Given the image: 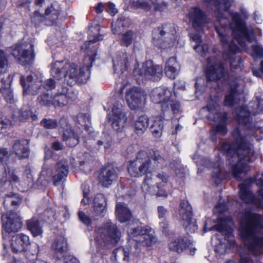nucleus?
Masks as SVG:
<instances>
[{"label":"nucleus","mask_w":263,"mask_h":263,"mask_svg":"<svg viewBox=\"0 0 263 263\" xmlns=\"http://www.w3.org/2000/svg\"><path fill=\"white\" fill-rule=\"evenodd\" d=\"M247 106H239L234 111L235 118L239 125L232 133L233 141L232 144L226 142L221 144L220 150L231 156L230 160V171L234 178L241 180L251 170L250 163L260 157L255 151L251 143L252 138L259 141L263 138V127L252 123L251 115L258 114L261 109L258 102L250 103Z\"/></svg>","instance_id":"1"},{"label":"nucleus","mask_w":263,"mask_h":263,"mask_svg":"<svg viewBox=\"0 0 263 263\" xmlns=\"http://www.w3.org/2000/svg\"><path fill=\"white\" fill-rule=\"evenodd\" d=\"M208 6L217 13V16L220 18L219 23L221 24L220 27H216V30L219 35L220 42L226 49V51L234 53L239 49L234 41H231L230 36H228L229 33H231L233 38L242 48L246 47V41L252 43L255 39L254 35L251 30H249L246 27V23L241 20L240 14L237 12L231 13L232 21L229 23L228 27L223 25L222 22L223 12L227 10L232 5V0H203Z\"/></svg>","instance_id":"2"},{"label":"nucleus","mask_w":263,"mask_h":263,"mask_svg":"<svg viewBox=\"0 0 263 263\" xmlns=\"http://www.w3.org/2000/svg\"><path fill=\"white\" fill-rule=\"evenodd\" d=\"M19 180L13 171H6L0 178V196L4 199L1 209L3 228L8 233L16 232L21 230L22 222L20 217L13 212L22 203V198L12 192L13 183Z\"/></svg>","instance_id":"3"},{"label":"nucleus","mask_w":263,"mask_h":263,"mask_svg":"<svg viewBox=\"0 0 263 263\" xmlns=\"http://www.w3.org/2000/svg\"><path fill=\"white\" fill-rule=\"evenodd\" d=\"M237 218L239 236L248 249L255 256L263 254V215L245 209Z\"/></svg>","instance_id":"4"},{"label":"nucleus","mask_w":263,"mask_h":263,"mask_svg":"<svg viewBox=\"0 0 263 263\" xmlns=\"http://www.w3.org/2000/svg\"><path fill=\"white\" fill-rule=\"evenodd\" d=\"M96 55V51L95 50V52L88 57L90 65L81 68L79 71L77 66L72 63L65 61H57L51 63L50 73L52 78L44 82V88L47 90H52L57 86L60 88L63 85V83L64 81H66L70 85H72L76 82L86 83L89 78V69Z\"/></svg>","instance_id":"5"},{"label":"nucleus","mask_w":263,"mask_h":263,"mask_svg":"<svg viewBox=\"0 0 263 263\" xmlns=\"http://www.w3.org/2000/svg\"><path fill=\"white\" fill-rule=\"evenodd\" d=\"M150 97L155 103H161L162 111L167 115L171 116L181 112L179 102L172 98V91L167 87L162 86L153 89Z\"/></svg>","instance_id":"6"},{"label":"nucleus","mask_w":263,"mask_h":263,"mask_svg":"<svg viewBox=\"0 0 263 263\" xmlns=\"http://www.w3.org/2000/svg\"><path fill=\"white\" fill-rule=\"evenodd\" d=\"M133 76L138 83L143 82L146 79L153 81H159L162 76V67L161 66L154 65L151 61L143 63L140 67L138 63H136L133 70Z\"/></svg>","instance_id":"7"},{"label":"nucleus","mask_w":263,"mask_h":263,"mask_svg":"<svg viewBox=\"0 0 263 263\" xmlns=\"http://www.w3.org/2000/svg\"><path fill=\"white\" fill-rule=\"evenodd\" d=\"M51 168V166L48 164L45 163L43 165L39 178V181L43 185H46L52 176L54 185H58L66 178L68 173V166L66 160H61L57 163L54 174Z\"/></svg>","instance_id":"8"},{"label":"nucleus","mask_w":263,"mask_h":263,"mask_svg":"<svg viewBox=\"0 0 263 263\" xmlns=\"http://www.w3.org/2000/svg\"><path fill=\"white\" fill-rule=\"evenodd\" d=\"M155 169V166L152 164L150 158L144 152H140L136 160L130 162L128 166L129 174L134 177L150 173Z\"/></svg>","instance_id":"9"},{"label":"nucleus","mask_w":263,"mask_h":263,"mask_svg":"<svg viewBox=\"0 0 263 263\" xmlns=\"http://www.w3.org/2000/svg\"><path fill=\"white\" fill-rule=\"evenodd\" d=\"M176 31L172 24H166L153 30V42L156 46L165 49L173 46Z\"/></svg>","instance_id":"10"},{"label":"nucleus","mask_w":263,"mask_h":263,"mask_svg":"<svg viewBox=\"0 0 263 263\" xmlns=\"http://www.w3.org/2000/svg\"><path fill=\"white\" fill-rule=\"evenodd\" d=\"M96 241L100 245L110 242L116 243L120 238L121 233L116 225L110 221L107 222L102 228L96 231Z\"/></svg>","instance_id":"11"},{"label":"nucleus","mask_w":263,"mask_h":263,"mask_svg":"<svg viewBox=\"0 0 263 263\" xmlns=\"http://www.w3.org/2000/svg\"><path fill=\"white\" fill-rule=\"evenodd\" d=\"M207 108L210 112L209 118L218 123L215 127L216 133L222 136L226 134L228 132L226 126L228 120L227 114L225 112H219V106L217 105L212 107L211 103H209L207 105Z\"/></svg>","instance_id":"12"},{"label":"nucleus","mask_w":263,"mask_h":263,"mask_svg":"<svg viewBox=\"0 0 263 263\" xmlns=\"http://www.w3.org/2000/svg\"><path fill=\"white\" fill-rule=\"evenodd\" d=\"M12 54L20 64H30L35 57V54L33 53V45L30 43L17 44Z\"/></svg>","instance_id":"13"},{"label":"nucleus","mask_w":263,"mask_h":263,"mask_svg":"<svg viewBox=\"0 0 263 263\" xmlns=\"http://www.w3.org/2000/svg\"><path fill=\"white\" fill-rule=\"evenodd\" d=\"M209 66L206 69V77L209 82H217L218 81H225L228 77V70L221 62L211 63V59L208 60Z\"/></svg>","instance_id":"14"},{"label":"nucleus","mask_w":263,"mask_h":263,"mask_svg":"<svg viewBox=\"0 0 263 263\" xmlns=\"http://www.w3.org/2000/svg\"><path fill=\"white\" fill-rule=\"evenodd\" d=\"M245 82L240 78H236L232 81L229 85V89L225 95L224 105L232 106L236 102L237 97L244 91Z\"/></svg>","instance_id":"15"},{"label":"nucleus","mask_w":263,"mask_h":263,"mask_svg":"<svg viewBox=\"0 0 263 263\" xmlns=\"http://www.w3.org/2000/svg\"><path fill=\"white\" fill-rule=\"evenodd\" d=\"M179 214L180 218L183 222V225L188 233H192L197 230V226L192 218V208L188 201H181Z\"/></svg>","instance_id":"16"},{"label":"nucleus","mask_w":263,"mask_h":263,"mask_svg":"<svg viewBox=\"0 0 263 263\" xmlns=\"http://www.w3.org/2000/svg\"><path fill=\"white\" fill-rule=\"evenodd\" d=\"M209 230H216L224 236V242L220 243L216 249L220 253H225L229 248L234 246L235 242L232 230L230 227L225 224H218L211 227Z\"/></svg>","instance_id":"17"},{"label":"nucleus","mask_w":263,"mask_h":263,"mask_svg":"<svg viewBox=\"0 0 263 263\" xmlns=\"http://www.w3.org/2000/svg\"><path fill=\"white\" fill-rule=\"evenodd\" d=\"M189 22L192 27L198 32H203L208 23L204 12L199 7L190 9L187 15Z\"/></svg>","instance_id":"18"},{"label":"nucleus","mask_w":263,"mask_h":263,"mask_svg":"<svg viewBox=\"0 0 263 263\" xmlns=\"http://www.w3.org/2000/svg\"><path fill=\"white\" fill-rule=\"evenodd\" d=\"M108 119L115 130L118 132L123 130L126 124L127 117L125 112L122 110L121 104L118 106L114 105L111 113L108 115Z\"/></svg>","instance_id":"19"},{"label":"nucleus","mask_w":263,"mask_h":263,"mask_svg":"<svg viewBox=\"0 0 263 263\" xmlns=\"http://www.w3.org/2000/svg\"><path fill=\"white\" fill-rule=\"evenodd\" d=\"M167 181V176L165 173H159L153 177L151 175L147 174L142 184V191L146 193L154 194L155 187L157 189L161 188L166 183Z\"/></svg>","instance_id":"20"},{"label":"nucleus","mask_w":263,"mask_h":263,"mask_svg":"<svg viewBox=\"0 0 263 263\" xmlns=\"http://www.w3.org/2000/svg\"><path fill=\"white\" fill-rule=\"evenodd\" d=\"M240 199L246 203H253L257 208L263 209V189L257 192V197L251 192L247 185L241 183L239 185Z\"/></svg>","instance_id":"21"},{"label":"nucleus","mask_w":263,"mask_h":263,"mask_svg":"<svg viewBox=\"0 0 263 263\" xmlns=\"http://www.w3.org/2000/svg\"><path fill=\"white\" fill-rule=\"evenodd\" d=\"M126 99L130 108L136 109L145 103L146 96L141 89L134 87L126 92Z\"/></svg>","instance_id":"22"},{"label":"nucleus","mask_w":263,"mask_h":263,"mask_svg":"<svg viewBox=\"0 0 263 263\" xmlns=\"http://www.w3.org/2000/svg\"><path fill=\"white\" fill-rule=\"evenodd\" d=\"M20 81L24 88V95H36L42 85L40 80H38L36 77L33 78L31 75L28 76L26 79L21 77Z\"/></svg>","instance_id":"23"},{"label":"nucleus","mask_w":263,"mask_h":263,"mask_svg":"<svg viewBox=\"0 0 263 263\" xmlns=\"http://www.w3.org/2000/svg\"><path fill=\"white\" fill-rule=\"evenodd\" d=\"M11 152L19 159L28 158L30 153L29 141L24 139L14 140Z\"/></svg>","instance_id":"24"},{"label":"nucleus","mask_w":263,"mask_h":263,"mask_svg":"<svg viewBox=\"0 0 263 263\" xmlns=\"http://www.w3.org/2000/svg\"><path fill=\"white\" fill-rule=\"evenodd\" d=\"M60 128L62 129L63 139L66 144L73 147L77 145L79 143L78 136L72 130L71 127L69 125L66 120L64 118L61 119L59 121Z\"/></svg>","instance_id":"25"},{"label":"nucleus","mask_w":263,"mask_h":263,"mask_svg":"<svg viewBox=\"0 0 263 263\" xmlns=\"http://www.w3.org/2000/svg\"><path fill=\"white\" fill-rule=\"evenodd\" d=\"M30 244L29 237L23 234H18L12 236L10 241L12 250L14 253L24 251Z\"/></svg>","instance_id":"26"},{"label":"nucleus","mask_w":263,"mask_h":263,"mask_svg":"<svg viewBox=\"0 0 263 263\" xmlns=\"http://www.w3.org/2000/svg\"><path fill=\"white\" fill-rule=\"evenodd\" d=\"M53 106L63 107L66 105L70 101H72V97L68 92V89L67 87L64 85L61 87L58 88L57 92L53 97Z\"/></svg>","instance_id":"27"},{"label":"nucleus","mask_w":263,"mask_h":263,"mask_svg":"<svg viewBox=\"0 0 263 263\" xmlns=\"http://www.w3.org/2000/svg\"><path fill=\"white\" fill-rule=\"evenodd\" d=\"M61 11V8L57 3H54L45 10L43 21L46 25L51 26L54 24L58 19Z\"/></svg>","instance_id":"28"},{"label":"nucleus","mask_w":263,"mask_h":263,"mask_svg":"<svg viewBox=\"0 0 263 263\" xmlns=\"http://www.w3.org/2000/svg\"><path fill=\"white\" fill-rule=\"evenodd\" d=\"M112 62L115 71L119 70L123 73L129 67L131 58L125 51H119Z\"/></svg>","instance_id":"29"},{"label":"nucleus","mask_w":263,"mask_h":263,"mask_svg":"<svg viewBox=\"0 0 263 263\" xmlns=\"http://www.w3.org/2000/svg\"><path fill=\"white\" fill-rule=\"evenodd\" d=\"M51 248L54 251L55 257L58 259H61L67 256V240L64 237H57L53 242Z\"/></svg>","instance_id":"30"},{"label":"nucleus","mask_w":263,"mask_h":263,"mask_svg":"<svg viewBox=\"0 0 263 263\" xmlns=\"http://www.w3.org/2000/svg\"><path fill=\"white\" fill-rule=\"evenodd\" d=\"M117 178V174L115 168L111 166L103 168L99 177L100 183L105 187H108Z\"/></svg>","instance_id":"31"},{"label":"nucleus","mask_w":263,"mask_h":263,"mask_svg":"<svg viewBox=\"0 0 263 263\" xmlns=\"http://www.w3.org/2000/svg\"><path fill=\"white\" fill-rule=\"evenodd\" d=\"M13 77L9 74L6 79L3 78L0 81V90L3 92L6 101L10 103L14 102L13 94L10 88Z\"/></svg>","instance_id":"32"},{"label":"nucleus","mask_w":263,"mask_h":263,"mask_svg":"<svg viewBox=\"0 0 263 263\" xmlns=\"http://www.w3.org/2000/svg\"><path fill=\"white\" fill-rule=\"evenodd\" d=\"M166 77L171 79H175L179 72V65L174 57L170 58L165 63L164 69Z\"/></svg>","instance_id":"33"},{"label":"nucleus","mask_w":263,"mask_h":263,"mask_svg":"<svg viewBox=\"0 0 263 263\" xmlns=\"http://www.w3.org/2000/svg\"><path fill=\"white\" fill-rule=\"evenodd\" d=\"M164 114L163 115L154 117L152 119L150 126V130L154 136L156 138L160 137L163 129V121L164 120Z\"/></svg>","instance_id":"34"},{"label":"nucleus","mask_w":263,"mask_h":263,"mask_svg":"<svg viewBox=\"0 0 263 263\" xmlns=\"http://www.w3.org/2000/svg\"><path fill=\"white\" fill-rule=\"evenodd\" d=\"M145 232L140 238L135 239V241L143 247H151L156 242L157 239L154 235V232L151 228L148 227Z\"/></svg>","instance_id":"35"},{"label":"nucleus","mask_w":263,"mask_h":263,"mask_svg":"<svg viewBox=\"0 0 263 263\" xmlns=\"http://www.w3.org/2000/svg\"><path fill=\"white\" fill-rule=\"evenodd\" d=\"M192 243L190 241L186 238L177 239L170 244V248L173 251L177 252L178 253H182L187 249H192Z\"/></svg>","instance_id":"36"},{"label":"nucleus","mask_w":263,"mask_h":263,"mask_svg":"<svg viewBox=\"0 0 263 263\" xmlns=\"http://www.w3.org/2000/svg\"><path fill=\"white\" fill-rule=\"evenodd\" d=\"M116 215L118 219L121 222L128 220L132 217V214L125 204L118 203L116 205Z\"/></svg>","instance_id":"37"},{"label":"nucleus","mask_w":263,"mask_h":263,"mask_svg":"<svg viewBox=\"0 0 263 263\" xmlns=\"http://www.w3.org/2000/svg\"><path fill=\"white\" fill-rule=\"evenodd\" d=\"M26 223L28 229L34 236H39L42 233V227L36 217H33L31 219L28 220Z\"/></svg>","instance_id":"38"},{"label":"nucleus","mask_w":263,"mask_h":263,"mask_svg":"<svg viewBox=\"0 0 263 263\" xmlns=\"http://www.w3.org/2000/svg\"><path fill=\"white\" fill-rule=\"evenodd\" d=\"M130 23L128 18L124 16H120L117 21L112 24V30L114 34H120L122 32V28L127 27Z\"/></svg>","instance_id":"39"},{"label":"nucleus","mask_w":263,"mask_h":263,"mask_svg":"<svg viewBox=\"0 0 263 263\" xmlns=\"http://www.w3.org/2000/svg\"><path fill=\"white\" fill-rule=\"evenodd\" d=\"M148 119L145 116L139 117L135 121L134 128L137 134H142L147 129Z\"/></svg>","instance_id":"40"},{"label":"nucleus","mask_w":263,"mask_h":263,"mask_svg":"<svg viewBox=\"0 0 263 263\" xmlns=\"http://www.w3.org/2000/svg\"><path fill=\"white\" fill-rule=\"evenodd\" d=\"M148 227L134 226L128 229L127 231L128 236L132 238H137L139 239L141 237L144 233H146Z\"/></svg>","instance_id":"41"},{"label":"nucleus","mask_w":263,"mask_h":263,"mask_svg":"<svg viewBox=\"0 0 263 263\" xmlns=\"http://www.w3.org/2000/svg\"><path fill=\"white\" fill-rule=\"evenodd\" d=\"M149 156L156 164V166L154 165L155 169L157 167H162L166 164L165 160L160 155L159 152L151 149L149 151Z\"/></svg>","instance_id":"42"},{"label":"nucleus","mask_w":263,"mask_h":263,"mask_svg":"<svg viewBox=\"0 0 263 263\" xmlns=\"http://www.w3.org/2000/svg\"><path fill=\"white\" fill-rule=\"evenodd\" d=\"M135 38V34L132 30H128L122 34L120 43L122 46L128 47L130 45Z\"/></svg>","instance_id":"43"},{"label":"nucleus","mask_w":263,"mask_h":263,"mask_svg":"<svg viewBox=\"0 0 263 263\" xmlns=\"http://www.w3.org/2000/svg\"><path fill=\"white\" fill-rule=\"evenodd\" d=\"M53 97L49 93L41 94L37 97V101L39 104L41 105L46 106H53Z\"/></svg>","instance_id":"44"},{"label":"nucleus","mask_w":263,"mask_h":263,"mask_svg":"<svg viewBox=\"0 0 263 263\" xmlns=\"http://www.w3.org/2000/svg\"><path fill=\"white\" fill-rule=\"evenodd\" d=\"M132 5L137 8H141L145 11L150 10L152 5L145 0H132Z\"/></svg>","instance_id":"45"},{"label":"nucleus","mask_w":263,"mask_h":263,"mask_svg":"<svg viewBox=\"0 0 263 263\" xmlns=\"http://www.w3.org/2000/svg\"><path fill=\"white\" fill-rule=\"evenodd\" d=\"M41 125L46 129H54L58 126V122L55 119H43L41 122Z\"/></svg>","instance_id":"46"},{"label":"nucleus","mask_w":263,"mask_h":263,"mask_svg":"<svg viewBox=\"0 0 263 263\" xmlns=\"http://www.w3.org/2000/svg\"><path fill=\"white\" fill-rule=\"evenodd\" d=\"M56 214L53 210L51 209H47L43 215V219L49 223L53 222L56 219Z\"/></svg>","instance_id":"47"},{"label":"nucleus","mask_w":263,"mask_h":263,"mask_svg":"<svg viewBox=\"0 0 263 263\" xmlns=\"http://www.w3.org/2000/svg\"><path fill=\"white\" fill-rule=\"evenodd\" d=\"M8 60L4 52L0 50V76L6 71Z\"/></svg>","instance_id":"48"},{"label":"nucleus","mask_w":263,"mask_h":263,"mask_svg":"<svg viewBox=\"0 0 263 263\" xmlns=\"http://www.w3.org/2000/svg\"><path fill=\"white\" fill-rule=\"evenodd\" d=\"M194 49L201 56L204 55L209 50L208 45L206 44H197L193 45Z\"/></svg>","instance_id":"49"},{"label":"nucleus","mask_w":263,"mask_h":263,"mask_svg":"<svg viewBox=\"0 0 263 263\" xmlns=\"http://www.w3.org/2000/svg\"><path fill=\"white\" fill-rule=\"evenodd\" d=\"M93 204H96V208L97 209V206L99 205L101 206L102 208L101 209H103V206H106V199L104 196L102 194H97L93 200Z\"/></svg>","instance_id":"50"},{"label":"nucleus","mask_w":263,"mask_h":263,"mask_svg":"<svg viewBox=\"0 0 263 263\" xmlns=\"http://www.w3.org/2000/svg\"><path fill=\"white\" fill-rule=\"evenodd\" d=\"M252 55L257 58L263 57V48L260 45H253L252 46Z\"/></svg>","instance_id":"51"},{"label":"nucleus","mask_w":263,"mask_h":263,"mask_svg":"<svg viewBox=\"0 0 263 263\" xmlns=\"http://www.w3.org/2000/svg\"><path fill=\"white\" fill-rule=\"evenodd\" d=\"M78 121L82 125H85L90 122V118L88 114L80 113L78 115Z\"/></svg>","instance_id":"52"},{"label":"nucleus","mask_w":263,"mask_h":263,"mask_svg":"<svg viewBox=\"0 0 263 263\" xmlns=\"http://www.w3.org/2000/svg\"><path fill=\"white\" fill-rule=\"evenodd\" d=\"M79 167L81 171L85 173H87L91 171L92 164L87 160L81 161L80 162Z\"/></svg>","instance_id":"53"},{"label":"nucleus","mask_w":263,"mask_h":263,"mask_svg":"<svg viewBox=\"0 0 263 263\" xmlns=\"http://www.w3.org/2000/svg\"><path fill=\"white\" fill-rule=\"evenodd\" d=\"M78 217L79 220L86 226H89L91 224L90 218L82 211H79Z\"/></svg>","instance_id":"54"},{"label":"nucleus","mask_w":263,"mask_h":263,"mask_svg":"<svg viewBox=\"0 0 263 263\" xmlns=\"http://www.w3.org/2000/svg\"><path fill=\"white\" fill-rule=\"evenodd\" d=\"M151 4L154 7V9L157 11H162L165 9L167 7V4L165 3H162L161 4L157 3V0H150Z\"/></svg>","instance_id":"55"},{"label":"nucleus","mask_w":263,"mask_h":263,"mask_svg":"<svg viewBox=\"0 0 263 263\" xmlns=\"http://www.w3.org/2000/svg\"><path fill=\"white\" fill-rule=\"evenodd\" d=\"M227 210V206L224 203H219L214 209V214H221Z\"/></svg>","instance_id":"56"},{"label":"nucleus","mask_w":263,"mask_h":263,"mask_svg":"<svg viewBox=\"0 0 263 263\" xmlns=\"http://www.w3.org/2000/svg\"><path fill=\"white\" fill-rule=\"evenodd\" d=\"M190 40L195 43V44H200L202 43L201 36L194 33H191L189 34Z\"/></svg>","instance_id":"57"},{"label":"nucleus","mask_w":263,"mask_h":263,"mask_svg":"<svg viewBox=\"0 0 263 263\" xmlns=\"http://www.w3.org/2000/svg\"><path fill=\"white\" fill-rule=\"evenodd\" d=\"M157 211L159 218H165L168 215V211L164 206H159L157 208Z\"/></svg>","instance_id":"58"},{"label":"nucleus","mask_w":263,"mask_h":263,"mask_svg":"<svg viewBox=\"0 0 263 263\" xmlns=\"http://www.w3.org/2000/svg\"><path fill=\"white\" fill-rule=\"evenodd\" d=\"M241 60L239 57H235L233 60L230 61V66L232 68L237 69L240 66Z\"/></svg>","instance_id":"59"},{"label":"nucleus","mask_w":263,"mask_h":263,"mask_svg":"<svg viewBox=\"0 0 263 263\" xmlns=\"http://www.w3.org/2000/svg\"><path fill=\"white\" fill-rule=\"evenodd\" d=\"M10 155L9 152L7 148H2L0 149V160L3 161L7 160Z\"/></svg>","instance_id":"60"},{"label":"nucleus","mask_w":263,"mask_h":263,"mask_svg":"<svg viewBox=\"0 0 263 263\" xmlns=\"http://www.w3.org/2000/svg\"><path fill=\"white\" fill-rule=\"evenodd\" d=\"M106 10L108 13L111 15H115L118 12L117 9L115 8V5L111 3H109L107 4Z\"/></svg>","instance_id":"61"},{"label":"nucleus","mask_w":263,"mask_h":263,"mask_svg":"<svg viewBox=\"0 0 263 263\" xmlns=\"http://www.w3.org/2000/svg\"><path fill=\"white\" fill-rule=\"evenodd\" d=\"M98 145L99 146V148L104 144V148L107 151L110 149L111 146V142L110 139L106 140V141H103L102 140H99L98 141Z\"/></svg>","instance_id":"62"},{"label":"nucleus","mask_w":263,"mask_h":263,"mask_svg":"<svg viewBox=\"0 0 263 263\" xmlns=\"http://www.w3.org/2000/svg\"><path fill=\"white\" fill-rule=\"evenodd\" d=\"M255 181L257 186L259 187L263 186V172L256 174Z\"/></svg>","instance_id":"63"},{"label":"nucleus","mask_w":263,"mask_h":263,"mask_svg":"<svg viewBox=\"0 0 263 263\" xmlns=\"http://www.w3.org/2000/svg\"><path fill=\"white\" fill-rule=\"evenodd\" d=\"M240 263H252V261L249 254H242L240 255Z\"/></svg>","instance_id":"64"}]
</instances>
